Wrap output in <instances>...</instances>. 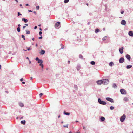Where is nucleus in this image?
I'll use <instances>...</instances> for the list:
<instances>
[{
	"label": "nucleus",
	"mask_w": 133,
	"mask_h": 133,
	"mask_svg": "<svg viewBox=\"0 0 133 133\" xmlns=\"http://www.w3.org/2000/svg\"><path fill=\"white\" fill-rule=\"evenodd\" d=\"M98 102L100 104L102 105H105L106 104V102L105 101L101 100L99 98L98 99Z\"/></svg>",
	"instance_id": "nucleus-1"
},
{
	"label": "nucleus",
	"mask_w": 133,
	"mask_h": 133,
	"mask_svg": "<svg viewBox=\"0 0 133 133\" xmlns=\"http://www.w3.org/2000/svg\"><path fill=\"white\" fill-rule=\"evenodd\" d=\"M103 84L104 85H107L109 82V81L108 79H102Z\"/></svg>",
	"instance_id": "nucleus-2"
},
{
	"label": "nucleus",
	"mask_w": 133,
	"mask_h": 133,
	"mask_svg": "<svg viewBox=\"0 0 133 133\" xmlns=\"http://www.w3.org/2000/svg\"><path fill=\"white\" fill-rule=\"evenodd\" d=\"M126 117V116L125 114H124L120 118V121L121 122H123L125 119Z\"/></svg>",
	"instance_id": "nucleus-3"
},
{
	"label": "nucleus",
	"mask_w": 133,
	"mask_h": 133,
	"mask_svg": "<svg viewBox=\"0 0 133 133\" xmlns=\"http://www.w3.org/2000/svg\"><path fill=\"white\" fill-rule=\"evenodd\" d=\"M120 92L122 94H126V92L125 90L123 89H121L120 90Z\"/></svg>",
	"instance_id": "nucleus-4"
},
{
	"label": "nucleus",
	"mask_w": 133,
	"mask_h": 133,
	"mask_svg": "<svg viewBox=\"0 0 133 133\" xmlns=\"http://www.w3.org/2000/svg\"><path fill=\"white\" fill-rule=\"evenodd\" d=\"M106 100L109 101L112 103H113L114 102L112 98L109 97H107L106 98Z\"/></svg>",
	"instance_id": "nucleus-5"
},
{
	"label": "nucleus",
	"mask_w": 133,
	"mask_h": 133,
	"mask_svg": "<svg viewBox=\"0 0 133 133\" xmlns=\"http://www.w3.org/2000/svg\"><path fill=\"white\" fill-rule=\"evenodd\" d=\"M124 58L123 57H121L119 60V62L120 63H122L124 62Z\"/></svg>",
	"instance_id": "nucleus-6"
},
{
	"label": "nucleus",
	"mask_w": 133,
	"mask_h": 133,
	"mask_svg": "<svg viewBox=\"0 0 133 133\" xmlns=\"http://www.w3.org/2000/svg\"><path fill=\"white\" fill-rule=\"evenodd\" d=\"M97 83L98 85H100L103 84L102 79V80H99L97 81Z\"/></svg>",
	"instance_id": "nucleus-7"
},
{
	"label": "nucleus",
	"mask_w": 133,
	"mask_h": 133,
	"mask_svg": "<svg viewBox=\"0 0 133 133\" xmlns=\"http://www.w3.org/2000/svg\"><path fill=\"white\" fill-rule=\"evenodd\" d=\"M126 57L129 61H130L131 59V57L130 55L128 54H126Z\"/></svg>",
	"instance_id": "nucleus-8"
},
{
	"label": "nucleus",
	"mask_w": 133,
	"mask_h": 133,
	"mask_svg": "<svg viewBox=\"0 0 133 133\" xmlns=\"http://www.w3.org/2000/svg\"><path fill=\"white\" fill-rule=\"evenodd\" d=\"M124 49V48L123 47H122L121 48H119V52L121 54H122L123 52V49Z\"/></svg>",
	"instance_id": "nucleus-9"
},
{
	"label": "nucleus",
	"mask_w": 133,
	"mask_h": 133,
	"mask_svg": "<svg viewBox=\"0 0 133 133\" xmlns=\"http://www.w3.org/2000/svg\"><path fill=\"white\" fill-rule=\"evenodd\" d=\"M126 24V21L124 20H122L121 22V24L122 25H125Z\"/></svg>",
	"instance_id": "nucleus-10"
},
{
	"label": "nucleus",
	"mask_w": 133,
	"mask_h": 133,
	"mask_svg": "<svg viewBox=\"0 0 133 133\" xmlns=\"http://www.w3.org/2000/svg\"><path fill=\"white\" fill-rule=\"evenodd\" d=\"M129 35L131 36H133V32L132 31H129L128 33Z\"/></svg>",
	"instance_id": "nucleus-11"
},
{
	"label": "nucleus",
	"mask_w": 133,
	"mask_h": 133,
	"mask_svg": "<svg viewBox=\"0 0 133 133\" xmlns=\"http://www.w3.org/2000/svg\"><path fill=\"white\" fill-rule=\"evenodd\" d=\"M45 53V51L44 50H41V51L40 52V53L41 54L43 55Z\"/></svg>",
	"instance_id": "nucleus-12"
},
{
	"label": "nucleus",
	"mask_w": 133,
	"mask_h": 133,
	"mask_svg": "<svg viewBox=\"0 0 133 133\" xmlns=\"http://www.w3.org/2000/svg\"><path fill=\"white\" fill-rule=\"evenodd\" d=\"M60 24V22H57L55 24V26L58 27Z\"/></svg>",
	"instance_id": "nucleus-13"
},
{
	"label": "nucleus",
	"mask_w": 133,
	"mask_h": 133,
	"mask_svg": "<svg viewBox=\"0 0 133 133\" xmlns=\"http://www.w3.org/2000/svg\"><path fill=\"white\" fill-rule=\"evenodd\" d=\"M22 21H24L25 23H26L28 22V20L25 18H23L22 19Z\"/></svg>",
	"instance_id": "nucleus-14"
},
{
	"label": "nucleus",
	"mask_w": 133,
	"mask_h": 133,
	"mask_svg": "<svg viewBox=\"0 0 133 133\" xmlns=\"http://www.w3.org/2000/svg\"><path fill=\"white\" fill-rule=\"evenodd\" d=\"M132 67V66L131 65H127L126 67L127 69H129L131 68Z\"/></svg>",
	"instance_id": "nucleus-15"
},
{
	"label": "nucleus",
	"mask_w": 133,
	"mask_h": 133,
	"mask_svg": "<svg viewBox=\"0 0 133 133\" xmlns=\"http://www.w3.org/2000/svg\"><path fill=\"white\" fill-rule=\"evenodd\" d=\"M25 122L26 121L25 120L22 121L21 122V123L23 125H25Z\"/></svg>",
	"instance_id": "nucleus-16"
},
{
	"label": "nucleus",
	"mask_w": 133,
	"mask_h": 133,
	"mask_svg": "<svg viewBox=\"0 0 133 133\" xmlns=\"http://www.w3.org/2000/svg\"><path fill=\"white\" fill-rule=\"evenodd\" d=\"M100 119L102 121H104L105 120V118L104 117H101L100 118Z\"/></svg>",
	"instance_id": "nucleus-17"
},
{
	"label": "nucleus",
	"mask_w": 133,
	"mask_h": 133,
	"mask_svg": "<svg viewBox=\"0 0 133 133\" xmlns=\"http://www.w3.org/2000/svg\"><path fill=\"white\" fill-rule=\"evenodd\" d=\"M77 69L78 71H79L80 68V66L79 65H78L77 66Z\"/></svg>",
	"instance_id": "nucleus-18"
},
{
	"label": "nucleus",
	"mask_w": 133,
	"mask_h": 133,
	"mask_svg": "<svg viewBox=\"0 0 133 133\" xmlns=\"http://www.w3.org/2000/svg\"><path fill=\"white\" fill-rule=\"evenodd\" d=\"M100 31L98 29H96L95 30V32L96 33H97L99 32Z\"/></svg>",
	"instance_id": "nucleus-19"
},
{
	"label": "nucleus",
	"mask_w": 133,
	"mask_h": 133,
	"mask_svg": "<svg viewBox=\"0 0 133 133\" xmlns=\"http://www.w3.org/2000/svg\"><path fill=\"white\" fill-rule=\"evenodd\" d=\"M64 114L67 115H70V113L66 112H65V111H64Z\"/></svg>",
	"instance_id": "nucleus-20"
},
{
	"label": "nucleus",
	"mask_w": 133,
	"mask_h": 133,
	"mask_svg": "<svg viewBox=\"0 0 133 133\" xmlns=\"http://www.w3.org/2000/svg\"><path fill=\"white\" fill-rule=\"evenodd\" d=\"M38 63H43V61L42 60L39 59L38 61Z\"/></svg>",
	"instance_id": "nucleus-21"
},
{
	"label": "nucleus",
	"mask_w": 133,
	"mask_h": 133,
	"mask_svg": "<svg viewBox=\"0 0 133 133\" xmlns=\"http://www.w3.org/2000/svg\"><path fill=\"white\" fill-rule=\"evenodd\" d=\"M113 87L114 88H115L117 87V86L116 84L115 83H114L113 84Z\"/></svg>",
	"instance_id": "nucleus-22"
},
{
	"label": "nucleus",
	"mask_w": 133,
	"mask_h": 133,
	"mask_svg": "<svg viewBox=\"0 0 133 133\" xmlns=\"http://www.w3.org/2000/svg\"><path fill=\"white\" fill-rule=\"evenodd\" d=\"M90 63L91 64L93 65H95V63L94 61H92Z\"/></svg>",
	"instance_id": "nucleus-23"
},
{
	"label": "nucleus",
	"mask_w": 133,
	"mask_h": 133,
	"mask_svg": "<svg viewBox=\"0 0 133 133\" xmlns=\"http://www.w3.org/2000/svg\"><path fill=\"white\" fill-rule=\"evenodd\" d=\"M114 63L112 62H110L109 63V65L110 66H112L113 65Z\"/></svg>",
	"instance_id": "nucleus-24"
},
{
	"label": "nucleus",
	"mask_w": 133,
	"mask_h": 133,
	"mask_svg": "<svg viewBox=\"0 0 133 133\" xmlns=\"http://www.w3.org/2000/svg\"><path fill=\"white\" fill-rule=\"evenodd\" d=\"M124 101H125L127 102L128 101V99L127 97H125L124 98Z\"/></svg>",
	"instance_id": "nucleus-25"
},
{
	"label": "nucleus",
	"mask_w": 133,
	"mask_h": 133,
	"mask_svg": "<svg viewBox=\"0 0 133 133\" xmlns=\"http://www.w3.org/2000/svg\"><path fill=\"white\" fill-rule=\"evenodd\" d=\"M17 30L18 32H19L20 31V27H18L17 29Z\"/></svg>",
	"instance_id": "nucleus-26"
},
{
	"label": "nucleus",
	"mask_w": 133,
	"mask_h": 133,
	"mask_svg": "<svg viewBox=\"0 0 133 133\" xmlns=\"http://www.w3.org/2000/svg\"><path fill=\"white\" fill-rule=\"evenodd\" d=\"M74 88L75 89L77 90L78 87L77 85H75L74 86Z\"/></svg>",
	"instance_id": "nucleus-27"
},
{
	"label": "nucleus",
	"mask_w": 133,
	"mask_h": 133,
	"mask_svg": "<svg viewBox=\"0 0 133 133\" xmlns=\"http://www.w3.org/2000/svg\"><path fill=\"white\" fill-rule=\"evenodd\" d=\"M39 65L40 66H41V67L42 69L43 68V64H42V63H40L39 64Z\"/></svg>",
	"instance_id": "nucleus-28"
},
{
	"label": "nucleus",
	"mask_w": 133,
	"mask_h": 133,
	"mask_svg": "<svg viewBox=\"0 0 133 133\" xmlns=\"http://www.w3.org/2000/svg\"><path fill=\"white\" fill-rule=\"evenodd\" d=\"M19 105L21 107L23 106V104L22 103H19Z\"/></svg>",
	"instance_id": "nucleus-29"
},
{
	"label": "nucleus",
	"mask_w": 133,
	"mask_h": 133,
	"mask_svg": "<svg viewBox=\"0 0 133 133\" xmlns=\"http://www.w3.org/2000/svg\"><path fill=\"white\" fill-rule=\"evenodd\" d=\"M25 36L24 35H22V38H23V39L24 40H25Z\"/></svg>",
	"instance_id": "nucleus-30"
},
{
	"label": "nucleus",
	"mask_w": 133,
	"mask_h": 133,
	"mask_svg": "<svg viewBox=\"0 0 133 133\" xmlns=\"http://www.w3.org/2000/svg\"><path fill=\"white\" fill-rule=\"evenodd\" d=\"M79 56V58H81V59H82L83 58V56L82 55H80Z\"/></svg>",
	"instance_id": "nucleus-31"
},
{
	"label": "nucleus",
	"mask_w": 133,
	"mask_h": 133,
	"mask_svg": "<svg viewBox=\"0 0 133 133\" xmlns=\"http://www.w3.org/2000/svg\"><path fill=\"white\" fill-rule=\"evenodd\" d=\"M26 31L27 34H30V31H29L26 30Z\"/></svg>",
	"instance_id": "nucleus-32"
},
{
	"label": "nucleus",
	"mask_w": 133,
	"mask_h": 133,
	"mask_svg": "<svg viewBox=\"0 0 133 133\" xmlns=\"http://www.w3.org/2000/svg\"><path fill=\"white\" fill-rule=\"evenodd\" d=\"M69 1V0H64V3H68Z\"/></svg>",
	"instance_id": "nucleus-33"
},
{
	"label": "nucleus",
	"mask_w": 133,
	"mask_h": 133,
	"mask_svg": "<svg viewBox=\"0 0 133 133\" xmlns=\"http://www.w3.org/2000/svg\"><path fill=\"white\" fill-rule=\"evenodd\" d=\"M61 49H63L64 48V45H63L62 44H61Z\"/></svg>",
	"instance_id": "nucleus-34"
},
{
	"label": "nucleus",
	"mask_w": 133,
	"mask_h": 133,
	"mask_svg": "<svg viewBox=\"0 0 133 133\" xmlns=\"http://www.w3.org/2000/svg\"><path fill=\"white\" fill-rule=\"evenodd\" d=\"M110 109L111 110H112L114 109V107L113 106H111L110 107Z\"/></svg>",
	"instance_id": "nucleus-35"
},
{
	"label": "nucleus",
	"mask_w": 133,
	"mask_h": 133,
	"mask_svg": "<svg viewBox=\"0 0 133 133\" xmlns=\"http://www.w3.org/2000/svg\"><path fill=\"white\" fill-rule=\"evenodd\" d=\"M17 15L18 16H19L20 15H21L22 14L20 13L19 12H18L17 13Z\"/></svg>",
	"instance_id": "nucleus-36"
},
{
	"label": "nucleus",
	"mask_w": 133,
	"mask_h": 133,
	"mask_svg": "<svg viewBox=\"0 0 133 133\" xmlns=\"http://www.w3.org/2000/svg\"><path fill=\"white\" fill-rule=\"evenodd\" d=\"M106 37H104L103 38H102V40L103 41L105 40L106 39Z\"/></svg>",
	"instance_id": "nucleus-37"
},
{
	"label": "nucleus",
	"mask_w": 133,
	"mask_h": 133,
	"mask_svg": "<svg viewBox=\"0 0 133 133\" xmlns=\"http://www.w3.org/2000/svg\"><path fill=\"white\" fill-rule=\"evenodd\" d=\"M68 124H67L66 125H64L63 126V127H64L68 128Z\"/></svg>",
	"instance_id": "nucleus-38"
},
{
	"label": "nucleus",
	"mask_w": 133,
	"mask_h": 133,
	"mask_svg": "<svg viewBox=\"0 0 133 133\" xmlns=\"http://www.w3.org/2000/svg\"><path fill=\"white\" fill-rule=\"evenodd\" d=\"M39 6H37L36 7V9L37 10H38L39 8Z\"/></svg>",
	"instance_id": "nucleus-39"
},
{
	"label": "nucleus",
	"mask_w": 133,
	"mask_h": 133,
	"mask_svg": "<svg viewBox=\"0 0 133 133\" xmlns=\"http://www.w3.org/2000/svg\"><path fill=\"white\" fill-rule=\"evenodd\" d=\"M42 32L41 31H40L39 32V34L41 36V34H42Z\"/></svg>",
	"instance_id": "nucleus-40"
},
{
	"label": "nucleus",
	"mask_w": 133,
	"mask_h": 133,
	"mask_svg": "<svg viewBox=\"0 0 133 133\" xmlns=\"http://www.w3.org/2000/svg\"><path fill=\"white\" fill-rule=\"evenodd\" d=\"M39 58H38V57H37L36 59V60L37 61H38L39 60Z\"/></svg>",
	"instance_id": "nucleus-41"
},
{
	"label": "nucleus",
	"mask_w": 133,
	"mask_h": 133,
	"mask_svg": "<svg viewBox=\"0 0 133 133\" xmlns=\"http://www.w3.org/2000/svg\"><path fill=\"white\" fill-rule=\"evenodd\" d=\"M43 93H41L40 94H39V96H41L42 95H43Z\"/></svg>",
	"instance_id": "nucleus-42"
},
{
	"label": "nucleus",
	"mask_w": 133,
	"mask_h": 133,
	"mask_svg": "<svg viewBox=\"0 0 133 133\" xmlns=\"http://www.w3.org/2000/svg\"><path fill=\"white\" fill-rule=\"evenodd\" d=\"M42 38V37L41 36L39 38V39H41Z\"/></svg>",
	"instance_id": "nucleus-43"
},
{
	"label": "nucleus",
	"mask_w": 133,
	"mask_h": 133,
	"mask_svg": "<svg viewBox=\"0 0 133 133\" xmlns=\"http://www.w3.org/2000/svg\"><path fill=\"white\" fill-rule=\"evenodd\" d=\"M26 27V26H24L23 27V29H24Z\"/></svg>",
	"instance_id": "nucleus-44"
},
{
	"label": "nucleus",
	"mask_w": 133,
	"mask_h": 133,
	"mask_svg": "<svg viewBox=\"0 0 133 133\" xmlns=\"http://www.w3.org/2000/svg\"><path fill=\"white\" fill-rule=\"evenodd\" d=\"M124 12V11H121V13L122 14H123Z\"/></svg>",
	"instance_id": "nucleus-45"
},
{
	"label": "nucleus",
	"mask_w": 133,
	"mask_h": 133,
	"mask_svg": "<svg viewBox=\"0 0 133 133\" xmlns=\"http://www.w3.org/2000/svg\"><path fill=\"white\" fill-rule=\"evenodd\" d=\"M83 128L85 130V129H86V127H85L84 126V127H83Z\"/></svg>",
	"instance_id": "nucleus-46"
},
{
	"label": "nucleus",
	"mask_w": 133,
	"mask_h": 133,
	"mask_svg": "<svg viewBox=\"0 0 133 133\" xmlns=\"http://www.w3.org/2000/svg\"><path fill=\"white\" fill-rule=\"evenodd\" d=\"M81 14H77V15L78 16H81Z\"/></svg>",
	"instance_id": "nucleus-47"
},
{
	"label": "nucleus",
	"mask_w": 133,
	"mask_h": 133,
	"mask_svg": "<svg viewBox=\"0 0 133 133\" xmlns=\"http://www.w3.org/2000/svg\"><path fill=\"white\" fill-rule=\"evenodd\" d=\"M37 26H35V27H34V29H37Z\"/></svg>",
	"instance_id": "nucleus-48"
},
{
	"label": "nucleus",
	"mask_w": 133,
	"mask_h": 133,
	"mask_svg": "<svg viewBox=\"0 0 133 133\" xmlns=\"http://www.w3.org/2000/svg\"><path fill=\"white\" fill-rule=\"evenodd\" d=\"M90 24V22H88V25H89Z\"/></svg>",
	"instance_id": "nucleus-49"
},
{
	"label": "nucleus",
	"mask_w": 133,
	"mask_h": 133,
	"mask_svg": "<svg viewBox=\"0 0 133 133\" xmlns=\"http://www.w3.org/2000/svg\"><path fill=\"white\" fill-rule=\"evenodd\" d=\"M23 80V78H21L20 79V81H22Z\"/></svg>",
	"instance_id": "nucleus-50"
},
{
	"label": "nucleus",
	"mask_w": 133,
	"mask_h": 133,
	"mask_svg": "<svg viewBox=\"0 0 133 133\" xmlns=\"http://www.w3.org/2000/svg\"><path fill=\"white\" fill-rule=\"evenodd\" d=\"M89 14L90 15H92V13H89Z\"/></svg>",
	"instance_id": "nucleus-51"
},
{
	"label": "nucleus",
	"mask_w": 133,
	"mask_h": 133,
	"mask_svg": "<svg viewBox=\"0 0 133 133\" xmlns=\"http://www.w3.org/2000/svg\"><path fill=\"white\" fill-rule=\"evenodd\" d=\"M28 11L29 12H32V11H31L30 10H28Z\"/></svg>",
	"instance_id": "nucleus-52"
},
{
	"label": "nucleus",
	"mask_w": 133,
	"mask_h": 133,
	"mask_svg": "<svg viewBox=\"0 0 133 133\" xmlns=\"http://www.w3.org/2000/svg\"><path fill=\"white\" fill-rule=\"evenodd\" d=\"M25 5L26 6H29V5L28 4H26Z\"/></svg>",
	"instance_id": "nucleus-53"
},
{
	"label": "nucleus",
	"mask_w": 133,
	"mask_h": 133,
	"mask_svg": "<svg viewBox=\"0 0 133 133\" xmlns=\"http://www.w3.org/2000/svg\"><path fill=\"white\" fill-rule=\"evenodd\" d=\"M25 25L26 26H27L28 25V24H25Z\"/></svg>",
	"instance_id": "nucleus-54"
},
{
	"label": "nucleus",
	"mask_w": 133,
	"mask_h": 133,
	"mask_svg": "<svg viewBox=\"0 0 133 133\" xmlns=\"http://www.w3.org/2000/svg\"><path fill=\"white\" fill-rule=\"evenodd\" d=\"M20 6L22 7V8H23V7L22 6V4H20Z\"/></svg>",
	"instance_id": "nucleus-55"
},
{
	"label": "nucleus",
	"mask_w": 133,
	"mask_h": 133,
	"mask_svg": "<svg viewBox=\"0 0 133 133\" xmlns=\"http://www.w3.org/2000/svg\"><path fill=\"white\" fill-rule=\"evenodd\" d=\"M18 27H20L21 26V25L20 24H19L18 25Z\"/></svg>",
	"instance_id": "nucleus-56"
},
{
	"label": "nucleus",
	"mask_w": 133,
	"mask_h": 133,
	"mask_svg": "<svg viewBox=\"0 0 133 133\" xmlns=\"http://www.w3.org/2000/svg\"><path fill=\"white\" fill-rule=\"evenodd\" d=\"M34 12V14H36V12H35V11H34V12Z\"/></svg>",
	"instance_id": "nucleus-57"
},
{
	"label": "nucleus",
	"mask_w": 133,
	"mask_h": 133,
	"mask_svg": "<svg viewBox=\"0 0 133 133\" xmlns=\"http://www.w3.org/2000/svg\"><path fill=\"white\" fill-rule=\"evenodd\" d=\"M22 83L23 84H24L25 83V82H22Z\"/></svg>",
	"instance_id": "nucleus-58"
},
{
	"label": "nucleus",
	"mask_w": 133,
	"mask_h": 133,
	"mask_svg": "<svg viewBox=\"0 0 133 133\" xmlns=\"http://www.w3.org/2000/svg\"><path fill=\"white\" fill-rule=\"evenodd\" d=\"M15 0L16 1V2H17V3L18 2V1L17 0Z\"/></svg>",
	"instance_id": "nucleus-59"
},
{
	"label": "nucleus",
	"mask_w": 133,
	"mask_h": 133,
	"mask_svg": "<svg viewBox=\"0 0 133 133\" xmlns=\"http://www.w3.org/2000/svg\"><path fill=\"white\" fill-rule=\"evenodd\" d=\"M70 61H68V63L69 64H70Z\"/></svg>",
	"instance_id": "nucleus-60"
},
{
	"label": "nucleus",
	"mask_w": 133,
	"mask_h": 133,
	"mask_svg": "<svg viewBox=\"0 0 133 133\" xmlns=\"http://www.w3.org/2000/svg\"><path fill=\"white\" fill-rule=\"evenodd\" d=\"M105 30V28H103V30L104 31V30Z\"/></svg>",
	"instance_id": "nucleus-61"
},
{
	"label": "nucleus",
	"mask_w": 133,
	"mask_h": 133,
	"mask_svg": "<svg viewBox=\"0 0 133 133\" xmlns=\"http://www.w3.org/2000/svg\"><path fill=\"white\" fill-rule=\"evenodd\" d=\"M29 63L30 64L31 63V61L30 60H29Z\"/></svg>",
	"instance_id": "nucleus-62"
},
{
	"label": "nucleus",
	"mask_w": 133,
	"mask_h": 133,
	"mask_svg": "<svg viewBox=\"0 0 133 133\" xmlns=\"http://www.w3.org/2000/svg\"><path fill=\"white\" fill-rule=\"evenodd\" d=\"M27 50H30V48H28L27 49Z\"/></svg>",
	"instance_id": "nucleus-63"
},
{
	"label": "nucleus",
	"mask_w": 133,
	"mask_h": 133,
	"mask_svg": "<svg viewBox=\"0 0 133 133\" xmlns=\"http://www.w3.org/2000/svg\"><path fill=\"white\" fill-rule=\"evenodd\" d=\"M34 39H35L34 38H32V40H33V41H34Z\"/></svg>",
	"instance_id": "nucleus-64"
}]
</instances>
